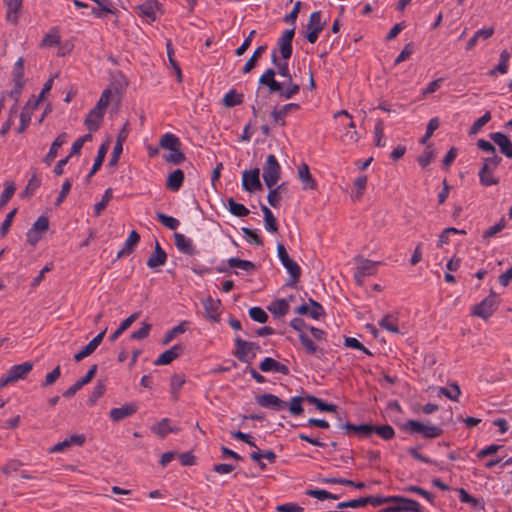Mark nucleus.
I'll return each mask as SVG.
<instances>
[{
    "label": "nucleus",
    "instance_id": "obj_1",
    "mask_svg": "<svg viewBox=\"0 0 512 512\" xmlns=\"http://www.w3.org/2000/svg\"><path fill=\"white\" fill-rule=\"evenodd\" d=\"M275 75L276 71L268 68L260 76L259 84L268 87L270 93H278L279 97L285 100H289L299 93L300 85L294 83L292 78L281 83L275 79Z\"/></svg>",
    "mask_w": 512,
    "mask_h": 512
},
{
    "label": "nucleus",
    "instance_id": "obj_2",
    "mask_svg": "<svg viewBox=\"0 0 512 512\" xmlns=\"http://www.w3.org/2000/svg\"><path fill=\"white\" fill-rule=\"evenodd\" d=\"M277 255L281 264L285 267L290 276L286 285L292 288L295 287L301 276L300 266L289 257L285 246L281 243L277 244Z\"/></svg>",
    "mask_w": 512,
    "mask_h": 512
},
{
    "label": "nucleus",
    "instance_id": "obj_3",
    "mask_svg": "<svg viewBox=\"0 0 512 512\" xmlns=\"http://www.w3.org/2000/svg\"><path fill=\"white\" fill-rule=\"evenodd\" d=\"M33 369L32 362H24L13 365L0 379V388H4L10 383L24 379Z\"/></svg>",
    "mask_w": 512,
    "mask_h": 512
},
{
    "label": "nucleus",
    "instance_id": "obj_4",
    "mask_svg": "<svg viewBox=\"0 0 512 512\" xmlns=\"http://www.w3.org/2000/svg\"><path fill=\"white\" fill-rule=\"evenodd\" d=\"M280 171L281 167L277 158L273 154L268 155L263 167V179L268 188H272L277 184L280 178Z\"/></svg>",
    "mask_w": 512,
    "mask_h": 512
},
{
    "label": "nucleus",
    "instance_id": "obj_5",
    "mask_svg": "<svg viewBox=\"0 0 512 512\" xmlns=\"http://www.w3.org/2000/svg\"><path fill=\"white\" fill-rule=\"evenodd\" d=\"M392 505L384 509V512H422L421 505L409 498L392 496Z\"/></svg>",
    "mask_w": 512,
    "mask_h": 512
},
{
    "label": "nucleus",
    "instance_id": "obj_6",
    "mask_svg": "<svg viewBox=\"0 0 512 512\" xmlns=\"http://www.w3.org/2000/svg\"><path fill=\"white\" fill-rule=\"evenodd\" d=\"M405 429L410 433L421 434L425 438L433 439L442 435L443 430L434 425H425L416 420H408Z\"/></svg>",
    "mask_w": 512,
    "mask_h": 512
},
{
    "label": "nucleus",
    "instance_id": "obj_7",
    "mask_svg": "<svg viewBox=\"0 0 512 512\" xmlns=\"http://www.w3.org/2000/svg\"><path fill=\"white\" fill-rule=\"evenodd\" d=\"M236 350L234 352V356L238 358L239 361L244 363H250L255 358V349H258L259 346L253 342H248L240 337L235 338Z\"/></svg>",
    "mask_w": 512,
    "mask_h": 512
},
{
    "label": "nucleus",
    "instance_id": "obj_8",
    "mask_svg": "<svg viewBox=\"0 0 512 512\" xmlns=\"http://www.w3.org/2000/svg\"><path fill=\"white\" fill-rule=\"evenodd\" d=\"M496 309V295L494 292H491L489 296L473 307L472 313L473 315L486 320L493 315Z\"/></svg>",
    "mask_w": 512,
    "mask_h": 512
},
{
    "label": "nucleus",
    "instance_id": "obj_9",
    "mask_svg": "<svg viewBox=\"0 0 512 512\" xmlns=\"http://www.w3.org/2000/svg\"><path fill=\"white\" fill-rule=\"evenodd\" d=\"M294 29L285 30L277 40V47L283 60L290 59L293 51Z\"/></svg>",
    "mask_w": 512,
    "mask_h": 512
},
{
    "label": "nucleus",
    "instance_id": "obj_10",
    "mask_svg": "<svg viewBox=\"0 0 512 512\" xmlns=\"http://www.w3.org/2000/svg\"><path fill=\"white\" fill-rule=\"evenodd\" d=\"M259 175L260 170L258 168H254L252 170H245L242 174L243 189L248 192H254L256 190L262 189V184Z\"/></svg>",
    "mask_w": 512,
    "mask_h": 512
},
{
    "label": "nucleus",
    "instance_id": "obj_11",
    "mask_svg": "<svg viewBox=\"0 0 512 512\" xmlns=\"http://www.w3.org/2000/svg\"><path fill=\"white\" fill-rule=\"evenodd\" d=\"M300 109V105L296 103H288L281 107H275L271 112L273 123L278 126L286 125V117Z\"/></svg>",
    "mask_w": 512,
    "mask_h": 512
},
{
    "label": "nucleus",
    "instance_id": "obj_12",
    "mask_svg": "<svg viewBox=\"0 0 512 512\" xmlns=\"http://www.w3.org/2000/svg\"><path fill=\"white\" fill-rule=\"evenodd\" d=\"M378 264V262L368 259L362 260L354 273V278L357 284L362 285L364 283V279L367 276L375 275L377 272Z\"/></svg>",
    "mask_w": 512,
    "mask_h": 512
},
{
    "label": "nucleus",
    "instance_id": "obj_13",
    "mask_svg": "<svg viewBox=\"0 0 512 512\" xmlns=\"http://www.w3.org/2000/svg\"><path fill=\"white\" fill-rule=\"evenodd\" d=\"M256 402L261 407L269 408L275 411H281L287 407V402L270 393L257 396Z\"/></svg>",
    "mask_w": 512,
    "mask_h": 512
},
{
    "label": "nucleus",
    "instance_id": "obj_14",
    "mask_svg": "<svg viewBox=\"0 0 512 512\" xmlns=\"http://www.w3.org/2000/svg\"><path fill=\"white\" fill-rule=\"evenodd\" d=\"M489 138L499 147L500 152L509 159H512V141L502 132H492Z\"/></svg>",
    "mask_w": 512,
    "mask_h": 512
},
{
    "label": "nucleus",
    "instance_id": "obj_15",
    "mask_svg": "<svg viewBox=\"0 0 512 512\" xmlns=\"http://www.w3.org/2000/svg\"><path fill=\"white\" fill-rule=\"evenodd\" d=\"M184 352V346L182 344H175L170 349L161 353L158 358L154 361L157 366L168 365L173 360L178 358Z\"/></svg>",
    "mask_w": 512,
    "mask_h": 512
},
{
    "label": "nucleus",
    "instance_id": "obj_16",
    "mask_svg": "<svg viewBox=\"0 0 512 512\" xmlns=\"http://www.w3.org/2000/svg\"><path fill=\"white\" fill-rule=\"evenodd\" d=\"M23 76H24V60L19 58L13 68V81L15 83V89L11 91L10 95L17 99L23 88Z\"/></svg>",
    "mask_w": 512,
    "mask_h": 512
},
{
    "label": "nucleus",
    "instance_id": "obj_17",
    "mask_svg": "<svg viewBox=\"0 0 512 512\" xmlns=\"http://www.w3.org/2000/svg\"><path fill=\"white\" fill-rule=\"evenodd\" d=\"M105 333H106V329H104L98 335H96L85 347L82 348L81 351H79L78 353H76L74 355V360L76 362H79V361L83 360L84 358L88 357L89 355H91L97 349V347L101 344Z\"/></svg>",
    "mask_w": 512,
    "mask_h": 512
},
{
    "label": "nucleus",
    "instance_id": "obj_18",
    "mask_svg": "<svg viewBox=\"0 0 512 512\" xmlns=\"http://www.w3.org/2000/svg\"><path fill=\"white\" fill-rule=\"evenodd\" d=\"M259 368L262 372L265 373L276 372L283 375L289 374V368L286 365L276 361L271 357L264 358V360L260 363Z\"/></svg>",
    "mask_w": 512,
    "mask_h": 512
},
{
    "label": "nucleus",
    "instance_id": "obj_19",
    "mask_svg": "<svg viewBox=\"0 0 512 512\" xmlns=\"http://www.w3.org/2000/svg\"><path fill=\"white\" fill-rule=\"evenodd\" d=\"M104 115H105V112L96 107L91 109L84 120V124H85L86 128L90 132L97 131L100 127L101 122L103 121Z\"/></svg>",
    "mask_w": 512,
    "mask_h": 512
},
{
    "label": "nucleus",
    "instance_id": "obj_20",
    "mask_svg": "<svg viewBox=\"0 0 512 512\" xmlns=\"http://www.w3.org/2000/svg\"><path fill=\"white\" fill-rule=\"evenodd\" d=\"M85 442V437L83 435H72L61 442H58L53 447L49 449L50 453H60L73 445L81 446Z\"/></svg>",
    "mask_w": 512,
    "mask_h": 512
},
{
    "label": "nucleus",
    "instance_id": "obj_21",
    "mask_svg": "<svg viewBox=\"0 0 512 512\" xmlns=\"http://www.w3.org/2000/svg\"><path fill=\"white\" fill-rule=\"evenodd\" d=\"M340 428L344 429L347 433L354 432V433H357L359 437L365 438V437H369L373 433V430H375V425H372V424L355 425V424H351V423H345V424H341Z\"/></svg>",
    "mask_w": 512,
    "mask_h": 512
},
{
    "label": "nucleus",
    "instance_id": "obj_22",
    "mask_svg": "<svg viewBox=\"0 0 512 512\" xmlns=\"http://www.w3.org/2000/svg\"><path fill=\"white\" fill-rule=\"evenodd\" d=\"M202 305L204 307L206 317L211 321L217 322L219 321V309H220V301L215 300L211 297H207L202 300Z\"/></svg>",
    "mask_w": 512,
    "mask_h": 512
},
{
    "label": "nucleus",
    "instance_id": "obj_23",
    "mask_svg": "<svg viewBox=\"0 0 512 512\" xmlns=\"http://www.w3.org/2000/svg\"><path fill=\"white\" fill-rule=\"evenodd\" d=\"M4 2L7 7L6 20L11 24H17L23 0H4Z\"/></svg>",
    "mask_w": 512,
    "mask_h": 512
},
{
    "label": "nucleus",
    "instance_id": "obj_24",
    "mask_svg": "<svg viewBox=\"0 0 512 512\" xmlns=\"http://www.w3.org/2000/svg\"><path fill=\"white\" fill-rule=\"evenodd\" d=\"M174 239L175 245L180 252L185 253L187 255H194L196 253V249L193 245L192 240L186 237L184 234L175 233Z\"/></svg>",
    "mask_w": 512,
    "mask_h": 512
},
{
    "label": "nucleus",
    "instance_id": "obj_25",
    "mask_svg": "<svg viewBox=\"0 0 512 512\" xmlns=\"http://www.w3.org/2000/svg\"><path fill=\"white\" fill-rule=\"evenodd\" d=\"M166 260V252L161 248L159 242L156 241L154 253L148 258L147 266L152 269L157 268L159 266L164 265L166 263Z\"/></svg>",
    "mask_w": 512,
    "mask_h": 512
},
{
    "label": "nucleus",
    "instance_id": "obj_26",
    "mask_svg": "<svg viewBox=\"0 0 512 512\" xmlns=\"http://www.w3.org/2000/svg\"><path fill=\"white\" fill-rule=\"evenodd\" d=\"M137 410V407L133 404H125L121 407L113 408L110 410V418L113 421H121L126 417L133 415Z\"/></svg>",
    "mask_w": 512,
    "mask_h": 512
},
{
    "label": "nucleus",
    "instance_id": "obj_27",
    "mask_svg": "<svg viewBox=\"0 0 512 512\" xmlns=\"http://www.w3.org/2000/svg\"><path fill=\"white\" fill-rule=\"evenodd\" d=\"M66 140H67V133L63 132V133L59 134L57 136V138L53 141V143L49 149V152L47 153V155L44 158V162L47 165H50L54 161V159L56 158V156L58 154L59 148L64 143H66Z\"/></svg>",
    "mask_w": 512,
    "mask_h": 512
},
{
    "label": "nucleus",
    "instance_id": "obj_28",
    "mask_svg": "<svg viewBox=\"0 0 512 512\" xmlns=\"http://www.w3.org/2000/svg\"><path fill=\"white\" fill-rule=\"evenodd\" d=\"M158 6L159 4L157 0H146L144 3L138 6V10L141 16L154 21L156 19Z\"/></svg>",
    "mask_w": 512,
    "mask_h": 512
},
{
    "label": "nucleus",
    "instance_id": "obj_29",
    "mask_svg": "<svg viewBox=\"0 0 512 512\" xmlns=\"http://www.w3.org/2000/svg\"><path fill=\"white\" fill-rule=\"evenodd\" d=\"M140 236L136 231H131L127 239L125 240L124 246L117 253V258H122L129 255L134 247L138 244Z\"/></svg>",
    "mask_w": 512,
    "mask_h": 512
},
{
    "label": "nucleus",
    "instance_id": "obj_30",
    "mask_svg": "<svg viewBox=\"0 0 512 512\" xmlns=\"http://www.w3.org/2000/svg\"><path fill=\"white\" fill-rule=\"evenodd\" d=\"M184 172L181 169H176L167 178L166 187L171 191H178L183 185Z\"/></svg>",
    "mask_w": 512,
    "mask_h": 512
},
{
    "label": "nucleus",
    "instance_id": "obj_31",
    "mask_svg": "<svg viewBox=\"0 0 512 512\" xmlns=\"http://www.w3.org/2000/svg\"><path fill=\"white\" fill-rule=\"evenodd\" d=\"M493 34H494L493 27L477 30L474 33V35L467 42L466 50H471L472 48H474L479 39H484V40L489 39L490 37L493 36Z\"/></svg>",
    "mask_w": 512,
    "mask_h": 512
},
{
    "label": "nucleus",
    "instance_id": "obj_32",
    "mask_svg": "<svg viewBox=\"0 0 512 512\" xmlns=\"http://www.w3.org/2000/svg\"><path fill=\"white\" fill-rule=\"evenodd\" d=\"M298 177L303 183V189H313L315 182L307 164L303 163L298 167Z\"/></svg>",
    "mask_w": 512,
    "mask_h": 512
},
{
    "label": "nucleus",
    "instance_id": "obj_33",
    "mask_svg": "<svg viewBox=\"0 0 512 512\" xmlns=\"http://www.w3.org/2000/svg\"><path fill=\"white\" fill-rule=\"evenodd\" d=\"M261 210L264 215L265 229L270 233H276L278 231V224L272 211L265 205L261 206Z\"/></svg>",
    "mask_w": 512,
    "mask_h": 512
},
{
    "label": "nucleus",
    "instance_id": "obj_34",
    "mask_svg": "<svg viewBox=\"0 0 512 512\" xmlns=\"http://www.w3.org/2000/svg\"><path fill=\"white\" fill-rule=\"evenodd\" d=\"M186 379L185 375L182 373H175L171 377L170 381V394L173 400L178 399L179 391L181 390L182 386L185 384Z\"/></svg>",
    "mask_w": 512,
    "mask_h": 512
},
{
    "label": "nucleus",
    "instance_id": "obj_35",
    "mask_svg": "<svg viewBox=\"0 0 512 512\" xmlns=\"http://www.w3.org/2000/svg\"><path fill=\"white\" fill-rule=\"evenodd\" d=\"M304 399L310 404L314 405L321 412H336V405L326 403L316 396L307 395Z\"/></svg>",
    "mask_w": 512,
    "mask_h": 512
},
{
    "label": "nucleus",
    "instance_id": "obj_36",
    "mask_svg": "<svg viewBox=\"0 0 512 512\" xmlns=\"http://www.w3.org/2000/svg\"><path fill=\"white\" fill-rule=\"evenodd\" d=\"M139 317V313H133L126 319H124L120 326L110 335V341L114 342L119 336L126 331Z\"/></svg>",
    "mask_w": 512,
    "mask_h": 512
},
{
    "label": "nucleus",
    "instance_id": "obj_37",
    "mask_svg": "<svg viewBox=\"0 0 512 512\" xmlns=\"http://www.w3.org/2000/svg\"><path fill=\"white\" fill-rule=\"evenodd\" d=\"M268 310L275 316L282 317L288 313V301L285 299H277L270 304Z\"/></svg>",
    "mask_w": 512,
    "mask_h": 512
},
{
    "label": "nucleus",
    "instance_id": "obj_38",
    "mask_svg": "<svg viewBox=\"0 0 512 512\" xmlns=\"http://www.w3.org/2000/svg\"><path fill=\"white\" fill-rule=\"evenodd\" d=\"M299 341L301 342L307 354L317 355L319 352L322 353V350L317 347V345L305 332H301L299 334Z\"/></svg>",
    "mask_w": 512,
    "mask_h": 512
},
{
    "label": "nucleus",
    "instance_id": "obj_39",
    "mask_svg": "<svg viewBox=\"0 0 512 512\" xmlns=\"http://www.w3.org/2000/svg\"><path fill=\"white\" fill-rule=\"evenodd\" d=\"M36 107H33L30 106V103H28L22 110L21 114H20V125L17 129V132L18 133H23L27 127L29 126L30 124V121H31V117H32V111L33 109H35Z\"/></svg>",
    "mask_w": 512,
    "mask_h": 512
},
{
    "label": "nucleus",
    "instance_id": "obj_40",
    "mask_svg": "<svg viewBox=\"0 0 512 512\" xmlns=\"http://www.w3.org/2000/svg\"><path fill=\"white\" fill-rule=\"evenodd\" d=\"M188 322L183 321L180 324L174 326L171 330H169L162 339L163 345H168L176 336L184 333L187 330Z\"/></svg>",
    "mask_w": 512,
    "mask_h": 512
},
{
    "label": "nucleus",
    "instance_id": "obj_41",
    "mask_svg": "<svg viewBox=\"0 0 512 512\" xmlns=\"http://www.w3.org/2000/svg\"><path fill=\"white\" fill-rule=\"evenodd\" d=\"M107 149H108V147L106 144H102L99 147L94 164H93L90 172L87 175V179H90L100 169V167L102 166V163L105 159Z\"/></svg>",
    "mask_w": 512,
    "mask_h": 512
},
{
    "label": "nucleus",
    "instance_id": "obj_42",
    "mask_svg": "<svg viewBox=\"0 0 512 512\" xmlns=\"http://www.w3.org/2000/svg\"><path fill=\"white\" fill-rule=\"evenodd\" d=\"M322 12L321 11H314L311 13L308 23H307V30H317L321 31L324 29L325 23L322 22Z\"/></svg>",
    "mask_w": 512,
    "mask_h": 512
},
{
    "label": "nucleus",
    "instance_id": "obj_43",
    "mask_svg": "<svg viewBox=\"0 0 512 512\" xmlns=\"http://www.w3.org/2000/svg\"><path fill=\"white\" fill-rule=\"evenodd\" d=\"M266 49H267V46L262 45V46H259L254 51L252 56L248 59V61L245 63V65L243 67L244 74L249 73L256 66L258 59L262 56V54L266 51Z\"/></svg>",
    "mask_w": 512,
    "mask_h": 512
},
{
    "label": "nucleus",
    "instance_id": "obj_44",
    "mask_svg": "<svg viewBox=\"0 0 512 512\" xmlns=\"http://www.w3.org/2000/svg\"><path fill=\"white\" fill-rule=\"evenodd\" d=\"M379 326L393 334H399L397 318L392 315H386L379 321Z\"/></svg>",
    "mask_w": 512,
    "mask_h": 512
},
{
    "label": "nucleus",
    "instance_id": "obj_45",
    "mask_svg": "<svg viewBox=\"0 0 512 512\" xmlns=\"http://www.w3.org/2000/svg\"><path fill=\"white\" fill-rule=\"evenodd\" d=\"M491 112L487 111L483 116L478 118L469 128L468 134L470 136L478 134L481 129L491 120Z\"/></svg>",
    "mask_w": 512,
    "mask_h": 512
},
{
    "label": "nucleus",
    "instance_id": "obj_46",
    "mask_svg": "<svg viewBox=\"0 0 512 512\" xmlns=\"http://www.w3.org/2000/svg\"><path fill=\"white\" fill-rule=\"evenodd\" d=\"M227 207L230 213L237 217H244L249 214L248 208H246L243 204L234 201L233 198H229L227 200Z\"/></svg>",
    "mask_w": 512,
    "mask_h": 512
},
{
    "label": "nucleus",
    "instance_id": "obj_47",
    "mask_svg": "<svg viewBox=\"0 0 512 512\" xmlns=\"http://www.w3.org/2000/svg\"><path fill=\"white\" fill-rule=\"evenodd\" d=\"M160 146L164 149L174 150L180 147V140L174 134L166 133L160 139Z\"/></svg>",
    "mask_w": 512,
    "mask_h": 512
},
{
    "label": "nucleus",
    "instance_id": "obj_48",
    "mask_svg": "<svg viewBox=\"0 0 512 512\" xmlns=\"http://www.w3.org/2000/svg\"><path fill=\"white\" fill-rule=\"evenodd\" d=\"M242 102L243 94L237 93L236 90L228 91L223 98V103L226 107H234L242 104Z\"/></svg>",
    "mask_w": 512,
    "mask_h": 512
},
{
    "label": "nucleus",
    "instance_id": "obj_49",
    "mask_svg": "<svg viewBox=\"0 0 512 512\" xmlns=\"http://www.w3.org/2000/svg\"><path fill=\"white\" fill-rule=\"evenodd\" d=\"M228 264L231 268H238L244 271H253L255 270V264L248 260H242L236 257H232L228 259Z\"/></svg>",
    "mask_w": 512,
    "mask_h": 512
},
{
    "label": "nucleus",
    "instance_id": "obj_50",
    "mask_svg": "<svg viewBox=\"0 0 512 512\" xmlns=\"http://www.w3.org/2000/svg\"><path fill=\"white\" fill-rule=\"evenodd\" d=\"M156 218L160 223H162L165 227H167L171 230H176L180 225V222L178 219H176L172 216H168L164 213H157Z\"/></svg>",
    "mask_w": 512,
    "mask_h": 512
},
{
    "label": "nucleus",
    "instance_id": "obj_51",
    "mask_svg": "<svg viewBox=\"0 0 512 512\" xmlns=\"http://www.w3.org/2000/svg\"><path fill=\"white\" fill-rule=\"evenodd\" d=\"M303 400L305 399L300 396H295L290 399L289 403H287V407L289 408V411L292 415L298 416L303 413Z\"/></svg>",
    "mask_w": 512,
    "mask_h": 512
},
{
    "label": "nucleus",
    "instance_id": "obj_52",
    "mask_svg": "<svg viewBox=\"0 0 512 512\" xmlns=\"http://www.w3.org/2000/svg\"><path fill=\"white\" fill-rule=\"evenodd\" d=\"M112 189L108 188L105 190L102 200L94 205V214L99 216L102 211L107 207L109 201L112 199Z\"/></svg>",
    "mask_w": 512,
    "mask_h": 512
},
{
    "label": "nucleus",
    "instance_id": "obj_53",
    "mask_svg": "<svg viewBox=\"0 0 512 512\" xmlns=\"http://www.w3.org/2000/svg\"><path fill=\"white\" fill-rule=\"evenodd\" d=\"M373 433H376L383 440H390L395 436V431L393 427L388 424L381 426L375 425V430H373Z\"/></svg>",
    "mask_w": 512,
    "mask_h": 512
},
{
    "label": "nucleus",
    "instance_id": "obj_54",
    "mask_svg": "<svg viewBox=\"0 0 512 512\" xmlns=\"http://www.w3.org/2000/svg\"><path fill=\"white\" fill-rule=\"evenodd\" d=\"M242 232H243L244 237L247 240V242H249L251 244H255L257 246L263 245V241L256 230H253V229H250L247 227H243Z\"/></svg>",
    "mask_w": 512,
    "mask_h": 512
},
{
    "label": "nucleus",
    "instance_id": "obj_55",
    "mask_svg": "<svg viewBox=\"0 0 512 512\" xmlns=\"http://www.w3.org/2000/svg\"><path fill=\"white\" fill-rule=\"evenodd\" d=\"M494 170H484L480 169L479 171V179L482 185L491 186L496 185L498 183V179H496L493 175Z\"/></svg>",
    "mask_w": 512,
    "mask_h": 512
},
{
    "label": "nucleus",
    "instance_id": "obj_56",
    "mask_svg": "<svg viewBox=\"0 0 512 512\" xmlns=\"http://www.w3.org/2000/svg\"><path fill=\"white\" fill-rule=\"evenodd\" d=\"M152 431L160 437H165L168 433L172 432V428L169 426L168 419H162L156 425L152 427Z\"/></svg>",
    "mask_w": 512,
    "mask_h": 512
},
{
    "label": "nucleus",
    "instance_id": "obj_57",
    "mask_svg": "<svg viewBox=\"0 0 512 512\" xmlns=\"http://www.w3.org/2000/svg\"><path fill=\"white\" fill-rule=\"evenodd\" d=\"M164 159L166 162L173 163L175 165H179L185 160V155L180 151V147L175 148L174 150H170V153L164 155Z\"/></svg>",
    "mask_w": 512,
    "mask_h": 512
},
{
    "label": "nucleus",
    "instance_id": "obj_58",
    "mask_svg": "<svg viewBox=\"0 0 512 512\" xmlns=\"http://www.w3.org/2000/svg\"><path fill=\"white\" fill-rule=\"evenodd\" d=\"M374 137H375V144L378 147L385 146V143L383 142L384 137V122L381 119H378L375 127H374Z\"/></svg>",
    "mask_w": 512,
    "mask_h": 512
},
{
    "label": "nucleus",
    "instance_id": "obj_59",
    "mask_svg": "<svg viewBox=\"0 0 512 512\" xmlns=\"http://www.w3.org/2000/svg\"><path fill=\"white\" fill-rule=\"evenodd\" d=\"M502 158L499 155H490L483 158V165L481 169L495 170L501 163Z\"/></svg>",
    "mask_w": 512,
    "mask_h": 512
},
{
    "label": "nucleus",
    "instance_id": "obj_60",
    "mask_svg": "<svg viewBox=\"0 0 512 512\" xmlns=\"http://www.w3.org/2000/svg\"><path fill=\"white\" fill-rule=\"evenodd\" d=\"M250 318L258 323H265L268 320L267 313L260 307H252L249 309Z\"/></svg>",
    "mask_w": 512,
    "mask_h": 512
},
{
    "label": "nucleus",
    "instance_id": "obj_61",
    "mask_svg": "<svg viewBox=\"0 0 512 512\" xmlns=\"http://www.w3.org/2000/svg\"><path fill=\"white\" fill-rule=\"evenodd\" d=\"M310 303V310H309V316L315 320H318L320 317L324 316L325 311L322 307V305L318 302H316L313 299H309Z\"/></svg>",
    "mask_w": 512,
    "mask_h": 512
},
{
    "label": "nucleus",
    "instance_id": "obj_62",
    "mask_svg": "<svg viewBox=\"0 0 512 512\" xmlns=\"http://www.w3.org/2000/svg\"><path fill=\"white\" fill-rule=\"evenodd\" d=\"M366 185H367V176H365V175L358 176L354 180V187L356 188L357 191H356L355 195H353L352 197L354 199H359L363 195V193L366 189Z\"/></svg>",
    "mask_w": 512,
    "mask_h": 512
},
{
    "label": "nucleus",
    "instance_id": "obj_63",
    "mask_svg": "<svg viewBox=\"0 0 512 512\" xmlns=\"http://www.w3.org/2000/svg\"><path fill=\"white\" fill-rule=\"evenodd\" d=\"M40 185L41 177L38 174L33 173L32 177L29 179L26 185L24 193L26 195H32L39 188Z\"/></svg>",
    "mask_w": 512,
    "mask_h": 512
},
{
    "label": "nucleus",
    "instance_id": "obj_64",
    "mask_svg": "<svg viewBox=\"0 0 512 512\" xmlns=\"http://www.w3.org/2000/svg\"><path fill=\"white\" fill-rule=\"evenodd\" d=\"M49 228V220L46 216H40L30 228L33 231L44 234Z\"/></svg>",
    "mask_w": 512,
    "mask_h": 512
}]
</instances>
